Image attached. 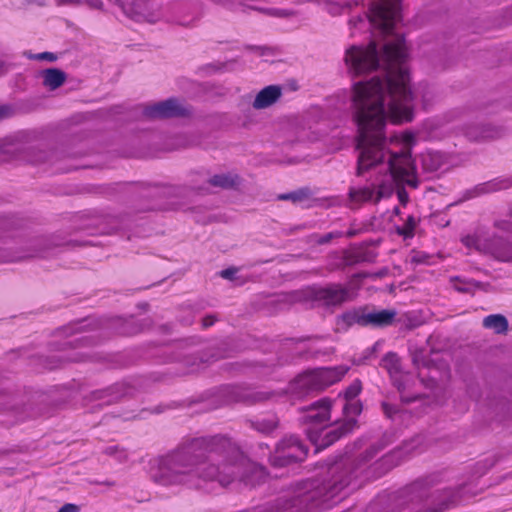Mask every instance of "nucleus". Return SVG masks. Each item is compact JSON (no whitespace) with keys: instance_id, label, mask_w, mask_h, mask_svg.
I'll return each mask as SVG.
<instances>
[{"instance_id":"1","label":"nucleus","mask_w":512,"mask_h":512,"mask_svg":"<svg viewBox=\"0 0 512 512\" xmlns=\"http://www.w3.org/2000/svg\"><path fill=\"white\" fill-rule=\"evenodd\" d=\"M411 89L383 90L381 85L354 84L352 96L353 120L357 126V176L378 165L388 171L387 184H392L401 205L406 206L409 195L405 185L416 189L419 180L410 149L399 152L387 149L385 125L388 118L394 123L413 119Z\"/></svg>"},{"instance_id":"2","label":"nucleus","mask_w":512,"mask_h":512,"mask_svg":"<svg viewBox=\"0 0 512 512\" xmlns=\"http://www.w3.org/2000/svg\"><path fill=\"white\" fill-rule=\"evenodd\" d=\"M247 461L225 436L194 438L172 452L151 461L150 479L158 485L209 489L217 483L225 488L239 479L254 485L246 474Z\"/></svg>"},{"instance_id":"3","label":"nucleus","mask_w":512,"mask_h":512,"mask_svg":"<svg viewBox=\"0 0 512 512\" xmlns=\"http://www.w3.org/2000/svg\"><path fill=\"white\" fill-rule=\"evenodd\" d=\"M369 21L387 39L379 58L376 42L371 41L367 47L352 46L345 55L349 72L354 75L377 69L382 62L385 77H373L369 81L356 84L381 85L383 90L410 89L409 71L405 65L407 47L402 35L394 33L396 23L400 20V0H378L373 3Z\"/></svg>"},{"instance_id":"4","label":"nucleus","mask_w":512,"mask_h":512,"mask_svg":"<svg viewBox=\"0 0 512 512\" xmlns=\"http://www.w3.org/2000/svg\"><path fill=\"white\" fill-rule=\"evenodd\" d=\"M360 473V466L352 460L335 462L329 467L327 478L300 482L294 495L285 504H278V507L294 508L297 511L328 509L343 499L341 494L345 490H353L359 486L357 479Z\"/></svg>"},{"instance_id":"5","label":"nucleus","mask_w":512,"mask_h":512,"mask_svg":"<svg viewBox=\"0 0 512 512\" xmlns=\"http://www.w3.org/2000/svg\"><path fill=\"white\" fill-rule=\"evenodd\" d=\"M439 481L438 474L420 477L398 490L387 507L379 499L369 505L367 512H444L459 502L461 488L432 491Z\"/></svg>"},{"instance_id":"6","label":"nucleus","mask_w":512,"mask_h":512,"mask_svg":"<svg viewBox=\"0 0 512 512\" xmlns=\"http://www.w3.org/2000/svg\"><path fill=\"white\" fill-rule=\"evenodd\" d=\"M494 227L498 232L491 235H467L462 238V243L469 249L490 254L495 259L503 262L512 261V221L497 220Z\"/></svg>"},{"instance_id":"7","label":"nucleus","mask_w":512,"mask_h":512,"mask_svg":"<svg viewBox=\"0 0 512 512\" xmlns=\"http://www.w3.org/2000/svg\"><path fill=\"white\" fill-rule=\"evenodd\" d=\"M348 370L347 366L340 365L307 371L296 378L293 390L300 396L321 392L340 381Z\"/></svg>"},{"instance_id":"8","label":"nucleus","mask_w":512,"mask_h":512,"mask_svg":"<svg viewBox=\"0 0 512 512\" xmlns=\"http://www.w3.org/2000/svg\"><path fill=\"white\" fill-rule=\"evenodd\" d=\"M348 370L347 366L340 365L307 371L296 378L293 390L300 396L321 392L340 381Z\"/></svg>"},{"instance_id":"9","label":"nucleus","mask_w":512,"mask_h":512,"mask_svg":"<svg viewBox=\"0 0 512 512\" xmlns=\"http://www.w3.org/2000/svg\"><path fill=\"white\" fill-rule=\"evenodd\" d=\"M124 14L137 22L156 23L166 17L157 0H114Z\"/></svg>"},{"instance_id":"10","label":"nucleus","mask_w":512,"mask_h":512,"mask_svg":"<svg viewBox=\"0 0 512 512\" xmlns=\"http://www.w3.org/2000/svg\"><path fill=\"white\" fill-rule=\"evenodd\" d=\"M307 448L296 436H287L280 440L274 453L270 456V463L275 467H284L305 459Z\"/></svg>"},{"instance_id":"11","label":"nucleus","mask_w":512,"mask_h":512,"mask_svg":"<svg viewBox=\"0 0 512 512\" xmlns=\"http://www.w3.org/2000/svg\"><path fill=\"white\" fill-rule=\"evenodd\" d=\"M356 424V419L351 417L342 422H336L333 425H329L328 423L327 428H322L321 430L309 429L307 436L317 449H323L350 433L355 428Z\"/></svg>"},{"instance_id":"12","label":"nucleus","mask_w":512,"mask_h":512,"mask_svg":"<svg viewBox=\"0 0 512 512\" xmlns=\"http://www.w3.org/2000/svg\"><path fill=\"white\" fill-rule=\"evenodd\" d=\"M312 297L315 301L328 308H337L355 298V293L350 285L330 283L325 286L316 287L312 290Z\"/></svg>"},{"instance_id":"13","label":"nucleus","mask_w":512,"mask_h":512,"mask_svg":"<svg viewBox=\"0 0 512 512\" xmlns=\"http://www.w3.org/2000/svg\"><path fill=\"white\" fill-rule=\"evenodd\" d=\"M332 401L329 398H322L314 403L300 409L302 416L300 422L306 425L305 432L309 429L327 428L331 418Z\"/></svg>"},{"instance_id":"14","label":"nucleus","mask_w":512,"mask_h":512,"mask_svg":"<svg viewBox=\"0 0 512 512\" xmlns=\"http://www.w3.org/2000/svg\"><path fill=\"white\" fill-rule=\"evenodd\" d=\"M191 114L190 107L176 98L148 105L143 109V115L149 119H166L185 117Z\"/></svg>"},{"instance_id":"15","label":"nucleus","mask_w":512,"mask_h":512,"mask_svg":"<svg viewBox=\"0 0 512 512\" xmlns=\"http://www.w3.org/2000/svg\"><path fill=\"white\" fill-rule=\"evenodd\" d=\"M462 133L471 142H485L502 137L505 129L491 123L471 122L463 126Z\"/></svg>"},{"instance_id":"16","label":"nucleus","mask_w":512,"mask_h":512,"mask_svg":"<svg viewBox=\"0 0 512 512\" xmlns=\"http://www.w3.org/2000/svg\"><path fill=\"white\" fill-rule=\"evenodd\" d=\"M239 184V177L232 174H216L212 177L195 175V178L190 180V188L198 193H208L210 186L220 187L223 189L234 188Z\"/></svg>"},{"instance_id":"17","label":"nucleus","mask_w":512,"mask_h":512,"mask_svg":"<svg viewBox=\"0 0 512 512\" xmlns=\"http://www.w3.org/2000/svg\"><path fill=\"white\" fill-rule=\"evenodd\" d=\"M393 194L392 184L382 181L375 190L372 186L360 188H350L349 198L354 203L374 202L378 203L381 199L388 198Z\"/></svg>"},{"instance_id":"18","label":"nucleus","mask_w":512,"mask_h":512,"mask_svg":"<svg viewBox=\"0 0 512 512\" xmlns=\"http://www.w3.org/2000/svg\"><path fill=\"white\" fill-rule=\"evenodd\" d=\"M381 366L387 370L393 385L402 393L405 389L404 378L406 375L401 371L400 359L397 354L393 352L385 354L381 360Z\"/></svg>"},{"instance_id":"19","label":"nucleus","mask_w":512,"mask_h":512,"mask_svg":"<svg viewBox=\"0 0 512 512\" xmlns=\"http://www.w3.org/2000/svg\"><path fill=\"white\" fill-rule=\"evenodd\" d=\"M397 311L394 309L366 310V327L385 328L391 326L396 319Z\"/></svg>"},{"instance_id":"20","label":"nucleus","mask_w":512,"mask_h":512,"mask_svg":"<svg viewBox=\"0 0 512 512\" xmlns=\"http://www.w3.org/2000/svg\"><path fill=\"white\" fill-rule=\"evenodd\" d=\"M282 96V89L277 85H269L256 95L252 106L254 109H265L275 104Z\"/></svg>"},{"instance_id":"21","label":"nucleus","mask_w":512,"mask_h":512,"mask_svg":"<svg viewBox=\"0 0 512 512\" xmlns=\"http://www.w3.org/2000/svg\"><path fill=\"white\" fill-rule=\"evenodd\" d=\"M366 310L367 307H359L348 310L339 316L338 323H342L347 327L353 325L366 327Z\"/></svg>"},{"instance_id":"22","label":"nucleus","mask_w":512,"mask_h":512,"mask_svg":"<svg viewBox=\"0 0 512 512\" xmlns=\"http://www.w3.org/2000/svg\"><path fill=\"white\" fill-rule=\"evenodd\" d=\"M67 75L58 68H49L43 71V85L50 90H55L66 81Z\"/></svg>"},{"instance_id":"23","label":"nucleus","mask_w":512,"mask_h":512,"mask_svg":"<svg viewBox=\"0 0 512 512\" xmlns=\"http://www.w3.org/2000/svg\"><path fill=\"white\" fill-rule=\"evenodd\" d=\"M128 392L125 390L123 384H116L105 390L96 391L93 393L96 400H104L106 404H110L114 401L119 400L122 396Z\"/></svg>"},{"instance_id":"24","label":"nucleus","mask_w":512,"mask_h":512,"mask_svg":"<svg viewBox=\"0 0 512 512\" xmlns=\"http://www.w3.org/2000/svg\"><path fill=\"white\" fill-rule=\"evenodd\" d=\"M483 327L493 330L497 334H503L508 331L509 324L505 316L501 314H491L483 319Z\"/></svg>"},{"instance_id":"25","label":"nucleus","mask_w":512,"mask_h":512,"mask_svg":"<svg viewBox=\"0 0 512 512\" xmlns=\"http://www.w3.org/2000/svg\"><path fill=\"white\" fill-rule=\"evenodd\" d=\"M250 426L260 433H271L278 426V418L275 415L250 420Z\"/></svg>"},{"instance_id":"26","label":"nucleus","mask_w":512,"mask_h":512,"mask_svg":"<svg viewBox=\"0 0 512 512\" xmlns=\"http://www.w3.org/2000/svg\"><path fill=\"white\" fill-rule=\"evenodd\" d=\"M310 196L311 190L305 187L289 193L280 194L277 198L283 201L289 200L293 203H299L307 200Z\"/></svg>"},{"instance_id":"27","label":"nucleus","mask_w":512,"mask_h":512,"mask_svg":"<svg viewBox=\"0 0 512 512\" xmlns=\"http://www.w3.org/2000/svg\"><path fill=\"white\" fill-rule=\"evenodd\" d=\"M117 322H119L118 330L119 333L122 335H132L136 334L140 331V327L136 323L134 318L129 319H117Z\"/></svg>"},{"instance_id":"28","label":"nucleus","mask_w":512,"mask_h":512,"mask_svg":"<svg viewBox=\"0 0 512 512\" xmlns=\"http://www.w3.org/2000/svg\"><path fill=\"white\" fill-rule=\"evenodd\" d=\"M416 225L417 221L415 217L410 215L402 226L396 227V232L398 235L403 236L404 238H411L414 236Z\"/></svg>"},{"instance_id":"29","label":"nucleus","mask_w":512,"mask_h":512,"mask_svg":"<svg viewBox=\"0 0 512 512\" xmlns=\"http://www.w3.org/2000/svg\"><path fill=\"white\" fill-rule=\"evenodd\" d=\"M496 190H498V186L496 183L487 182L475 186L472 190L468 191L467 194L468 197L471 198L482 194L491 193Z\"/></svg>"},{"instance_id":"30","label":"nucleus","mask_w":512,"mask_h":512,"mask_svg":"<svg viewBox=\"0 0 512 512\" xmlns=\"http://www.w3.org/2000/svg\"><path fill=\"white\" fill-rule=\"evenodd\" d=\"M105 454L115 457L119 462H125L128 459V453L119 446H108L105 448Z\"/></svg>"},{"instance_id":"31","label":"nucleus","mask_w":512,"mask_h":512,"mask_svg":"<svg viewBox=\"0 0 512 512\" xmlns=\"http://www.w3.org/2000/svg\"><path fill=\"white\" fill-rule=\"evenodd\" d=\"M275 394L273 392L259 391L251 394V399H246L249 403H259L271 400Z\"/></svg>"},{"instance_id":"32","label":"nucleus","mask_w":512,"mask_h":512,"mask_svg":"<svg viewBox=\"0 0 512 512\" xmlns=\"http://www.w3.org/2000/svg\"><path fill=\"white\" fill-rule=\"evenodd\" d=\"M361 382L359 380L354 381L347 387L344 392V396L347 400L354 399L361 392Z\"/></svg>"},{"instance_id":"33","label":"nucleus","mask_w":512,"mask_h":512,"mask_svg":"<svg viewBox=\"0 0 512 512\" xmlns=\"http://www.w3.org/2000/svg\"><path fill=\"white\" fill-rule=\"evenodd\" d=\"M67 3H76V4H84L87 5L91 9H102L103 2L102 0H64Z\"/></svg>"},{"instance_id":"34","label":"nucleus","mask_w":512,"mask_h":512,"mask_svg":"<svg viewBox=\"0 0 512 512\" xmlns=\"http://www.w3.org/2000/svg\"><path fill=\"white\" fill-rule=\"evenodd\" d=\"M238 273V269L235 268V267H231V268H227V269H224L222 271H220V276L224 279H227V280H230V281H236L237 280V275Z\"/></svg>"},{"instance_id":"35","label":"nucleus","mask_w":512,"mask_h":512,"mask_svg":"<svg viewBox=\"0 0 512 512\" xmlns=\"http://www.w3.org/2000/svg\"><path fill=\"white\" fill-rule=\"evenodd\" d=\"M382 409H383L384 414L388 418H393L394 415L398 412V409L395 405L389 404L387 402L382 403Z\"/></svg>"},{"instance_id":"36","label":"nucleus","mask_w":512,"mask_h":512,"mask_svg":"<svg viewBox=\"0 0 512 512\" xmlns=\"http://www.w3.org/2000/svg\"><path fill=\"white\" fill-rule=\"evenodd\" d=\"M380 448H376L374 446L370 447L365 451L364 455L361 458V461L368 462L374 458V456L378 453Z\"/></svg>"},{"instance_id":"37","label":"nucleus","mask_w":512,"mask_h":512,"mask_svg":"<svg viewBox=\"0 0 512 512\" xmlns=\"http://www.w3.org/2000/svg\"><path fill=\"white\" fill-rule=\"evenodd\" d=\"M346 414L358 415L361 412V407L357 403L347 404L344 406Z\"/></svg>"},{"instance_id":"38","label":"nucleus","mask_w":512,"mask_h":512,"mask_svg":"<svg viewBox=\"0 0 512 512\" xmlns=\"http://www.w3.org/2000/svg\"><path fill=\"white\" fill-rule=\"evenodd\" d=\"M52 155V153L40 151L39 155L32 159L33 163L40 164L45 163L49 160V156Z\"/></svg>"},{"instance_id":"39","label":"nucleus","mask_w":512,"mask_h":512,"mask_svg":"<svg viewBox=\"0 0 512 512\" xmlns=\"http://www.w3.org/2000/svg\"><path fill=\"white\" fill-rule=\"evenodd\" d=\"M35 59L38 60H47L53 62L57 59V56L52 52H42L35 56Z\"/></svg>"},{"instance_id":"40","label":"nucleus","mask_w":512,"mask_h":512,"mask_svg":"<svg viewBox=\"0 0 512 512\" xmlns=\"http://www.w3.org/2000/svg\"><path fill=\"white\" fill-rule=\"evenodd\" d=\"M79 507L72 503L64 504L58 512H79Z\"/></svg>"},{"instance_id":"41","label":"nucleus","mask_w":512,"mask_h":512,"mask_svg":"<svg viewBox=\"0 0 512 512\" xmlns=\"http://www.w3.org/2000/svg\"><path fill=\"white\" fill-rule=\"evenodd\" d=\"M217 321V318L215 315H207L202 320V326L204 328L212 326Z\"/></svg>"},{"instance_id":"42","label":"nucleus","mask_w":512,"mask_h":512,"mask_svg":"<svg viewBox=\"0 0 512 512\" xmlns=\"http://www.w3.org/2000/svg\"><path fill=\"white\" fill-rule=\"evenodd\" d=\"M12 113V109L9 106H0V120L9 117Z\"/></svg>"},{"instance_id":"43","label":"nucleus","mask_w":512,"mask_h":512,"mask_svg":"<svg viewBox=\"0 0 512 512\" xmlns=\"http://www.w3.org/2000/svg\"><path fill=\"white\" fill-rule=\"evenodd\" d=\"M334 237V234L333 233H327L323 236H321L318 240H317V243L320 244V245H323V244H327L330 242V240Z\"/></svg>"},{"instance_id":"44","label":"nucleus","mask_w":512,"mask_h":512,"mask_svg":"<svg viewBox=\"0 0 512 512\" xmlns=\"http://www.w3.org/2000/svg\"><path fill=\"white\" fill-rule=\"evenodd\" d=\"M35 256H45V251L43 249H38V250H35L33 253L21 256L18 259H23V258H27V257H35Z\"/></svg>"},{"instance_id":"45","label":"nucleus","mask_w":512,"mask_h":512,"mask_svg":"<svg viewBox=\"0 0 512 512\" xmlns=\"http://www.w3.org/2000/svg\"><path fill=\"white\" fill-rule=\"evenodd\" d=\"M420 398H421V396H420V395H414V396H412V397H407V396H405V395H401V399H402V401H403V402H406V403L414 402V401H416V400H418V399H420Z\"/></svg>"},{"instance_id":"46","label":"nucleus","mask_w":512,"mask_h":512,"mask_svg":"<svg viewBox=\"0 0 512 512\" xmlns=\"http://www.w3.org/2000/svg\"><path fill=\"white\" fill-rule=\"evenodd\" d=\"M10 260L11 259L6 254V251L0 248V262H7V261H10Z\"/></svg>"},{"instance_id":"47","label":"nucleus","mask_w":512,"mask_h":512,"mask_svg":"<svg viewBox=\"0 0 512 512\" xmlns=\"http://www.w3.org/2000/svg\"><path fill=\"white\" fill-rule=\"evenodd\" d=\"M377 346H378V343H375V345L371 348V351H370L371 354L376 351Z\"/></svg>"},{"instance_id":"48","label":"nucleus","mask_w":512,"mask_h":512,"mask_svg":"<svg viewBox=\"0 0 512 512\" xmlns=\"http://www.w3.org/2000/svg\"><path fill=\"white\" fill-rule=\"evenodd\" d=\"M360 260H361V261H365V260H367V259H366L365 257H363V256L358 255V256H357V261H360Z\"/></svg>"},{"instance_id":"49","label":"nucleus","mask_w":512,"mask_h":512,"mask_svg":"<svg viewBox=\"0 0 512 512\" xmlns=\"http://www.w3.org/2000/svg\"><path fill=\"white\" fill-rule=\"evenodd\" d=\"M396 215L400 214V210L398 207H395L394 208V211H393Z\"/></svg>"},{"instance_id":"50","label":"nucleus","mask_w":512,"mask_h":512,"mask_svg":"<svg viewBox=\"0 0 512 512\" xmlns=\"http://www.w3.org/2000/svg\"><path fill=\"white\" fill-rule=\"evenodd\" d=\"M390 458H391V456H385V457L382 459V461H384V462H388Z\"/></svg>"},{"instance_id":"51","label":"nucleus","mask_w":512,"mask_h":512,"mask_svg":"<svg viewBox=\"0 0 512 512\" xmlns=\"http://www.w3.org/2000/svg\"><path fill=\"white\" fill-rule=\"evenodd\" d=\"M105 484H106V485L111 486V485H113L114 483H113V482H105Z\"/></svg>"},{"instance_id":"52","label":"nucleus","mask_w":512,"mask_h":512,"mask_svg":"<svg viewBox=\"0 0 512 512\" xmlns=\"http://www.w3.org/2000/svg\"><path fill=\"white\" fill-rule=\"evenodd\" d=\"M254 473H261L262 474V470H259V471H254Z\"/></svg>"},{"instance_id":"53","label":"nucleus","mask_w":512,"mask_h":512,"mask_svg":"<svg viewBox=\"0 0 512 512\" xmlns=\"http://www.w3.org/2000/svg\"><path fill=\"white\" fill-rule=\"evenodd\" d=\"M410 138H412V135H410V137L408 139H406V142H409Z\"/></svg>"}]
</instances>
